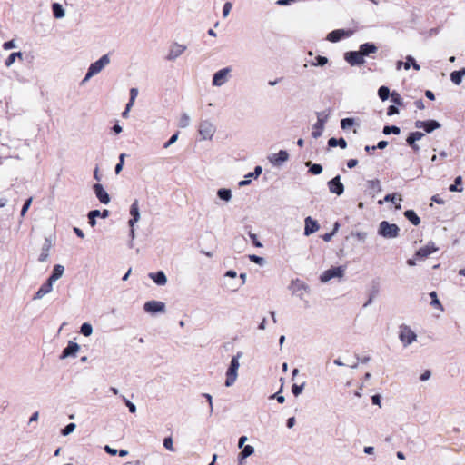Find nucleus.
Instances as JSON below:
<instances>
[{"label":"nucleus","mask_w":465,"mask_h":465,"mask_svg":"<svg viewBox=\"0 0 465 465\" xmlns=\"http://www.w3.org/2000/svg\"><path fill=\"white\" fill-rule=\"evenodd\" d=\"M344 275V269L341 266L331 268L329 270L324 271L320 276V280L322 282H327L333 278H342Z\"/></svg>","instance_id":"nucleus-8"},{"label":"nucleus","mask_w":465,"mask_h":465,"mask_svg":"<svg viewBox=\"0 0 465 465\" xmlns=\"http://www.w3.org/2000/svg\"><path fill=\"white\" fill-rule=\"evenodd\" d=\"M409 62H411V66L415 70L419 71L420 69V66L416 63L415 59L412 56L409 55V56L406 57V62L404 63V69L405 70H409L410 69Z\"/></svg>","instance_id":"nucleus-42"},{"label":"nucleus","mask_w":465,"mask_h":465,"mask_svg":"<svg viewBox=\"0 0 465 465\" xmlns=\"http://www.w3.org/2000/svg\"><path fill=\"white\" fill-rule=\"evenodd\" d=\"M186 49V45L174 42L170 45L168 54L165 58L167 61L173 62L178 57H180Z\"/></svg>","instance_id":"nucleus-7"},{"label":"nucleus","mask_w":465,"mask_h":465,"mask_svg":"<svg viewBox=\"0 0 465 465\" xmlns=\"http://www.w3.org/2000/svg\"><path fill=\"white\" fill-rule=\"evenodd\" d=\"M3 47L5 50H10L16 47V44L14 40L4 43Z\"/></svg>","instance_id":"nucleus-58"},{"label":"nucleus","mask_w":465,"mask_h":465,"mask_svg":"<svg viewBox=\"0 0 465 465\" xmlns=\"http://www.w3.org/2000/svg\"><path fill=\"white\" fill-rule=\"evenodd\" d=\"M462 183V178L461 176H458L456 177L455 181H454V184H451L450 187H449V190L450 192H462L463 188L462 187H459V185H460Z\"/></svg>","instance_id":"nucleus-41"},{"label":"nucleus","mask_w":465,"mask_h":465,"mask_svg":"<svg viewBox=\"0 0 465 465\" xmlns=\"http://www.w3.org/2000/svg\"><path fill=\"white\" fill-rule=\"evenodd\" d=\"M404 216L414 225H419L420 223L419 216L413 210H407Z\"/></svg>","instance_id":"nucleus-33"},{"label":"nucleus","mask_w":465,"mask_h":465,"mask_svg":"<svg viewBox=\"0 0 465 465\" xmlns=\"http://www.w3.org/2000/svg\"><path fill=\"white\" fill-rule=\"evenodd\" d=\"M440 124L436 120H428V121H416L415 127L422 128L428 134L433 132L436 129L440 128Z\"/></svg>","instance_id":"nucleus-13"},{"label":"nucleus","mask_w":465,"mask_h":465,"mask_svg":"<svg viewBox=\"0 0 465 465\" xmlns=\"http://www.w3.org/2000/svg\"><path fill=\"white\" fill-rule=\"evenodd\" d=\"M130 214L132 218L140 219V212L138 206V201L135 200L130 207Z\"/></svg>","instance_id":"nucleus-38"},{"label":"nucleus","mask_w":465,"mask_h":465,"mask_svg":"<svg viewBox=\"0 0 465 465\" xmlns=\"http://www.w3.org/2000/svg\"><path fill=\"white\" fill-rule=\"evenodd\" d=\"M53 284L50 280L47 279V281L39 288V290L35 292L34 299L35 300H40L45 295L50 293L53 290Z\"/></svg>","instance_id":"nucleus-21"},{"label":"nucleus","mask_w":465,"mask_h":465,"mask_svg":"<svg viewBox=\"0 0 465 465\" xmlns=\"http://www.w3.org/2000/svg\"><path fill=\"white\" fill-rule=\"evenodd\" d=\"M101 215V212L99 210L90 211L88 213L89 224L94 227L96 224V217Z\"/></svg>","instance_id":"nucleus-37"},{"label":"nucleus","mask_w":465,"mask_h":465,"mask_svg":"<svg viewBox=\"0 0 465 465\" xmlns=\"http://www.w3.org/2000/svg\"><path fill=\"white\" fill-rule=\"evenodd\" d=\"M80 346L78 343L70 341L66 346V348L64 349L60 359H66L68 357H75L76 353L79 351Z\"/></svg>","instance_id":"nucleus-17"},{"label":"nucleus","mask_w":465,"mask_h":465,"mask_svg":"<svg viewBox=\"0 0 465 465\" xmlns=\"http://www.w3.org/2000/svg\"><path fill=\"white\" fill-rule=\"evenodd\" d=\"M254 452V448L251 445H246L243 447V450L239 453L238 459L239 461H242L247 457L251 456Z\"/></svg>","instance_id":"nucleus-31"},{"label":"nucleus","mask_w":465,"mask_h":465,"mask_svg":"<svg viewBox=\"0 0 465 465\" xmlns=\"http://www.w3.org/2000/svg\"><path fill=\"white\" fill-rule=\"evenodd\" d=\"M382 132L386 135L391 134H399L401 133V129L395 125L384 126Z\"/></svg>","instance_id":"nucleus-43"},{"label":"nucleus","mask_w":465,"mask_h":465,"mask_svg":"<svg viewBox=\"0 0 465 465\" xmlns=\"http://www.w3.org/2000/svg\"><path fill=\"white\" fill-rule=\"evenodd\" d=\"M391 101L395 104L402 105V104H403L402 98L401 97V95L398 93L392 92L391 94Z\"/></svg>","instance_id":"nucleus-51"},{"label":"nucleus","mask_w":465,"mask_h":465,"mask_svg":"<svg viewBox=\"0 0 465 465\" xmlns=\"http://www.w3.org/2000/svg\"><path fill=\"white\" fill-rule=\"evenodd\" d=\"M217 196L220 200L227 203L232 200V193L231 189L221 188L217 191Z\"/></svg>","instance_id":"nucleus-28"},{"label":"nucleus","mask_w":465,"mask_h":465,"mask_svg":"<svg viewBox=\"0 0 465 465\" xmlns=\"http://www.w3.org/2000/svg\"><path fill=\"white\" fill-rule=\"evenodd\" d=\"M242 352H238L231 360L230 366L226 371L225 386L231 387L234 384L238 377V370L240 367L239 360L242 357Z\"/></svg>","instance_id":"nucleus-2"},{"label":"nucleus","mask_w":465,"mask_h":465,"mask_svg":"<svg viewBox=\"0 0 465 465\" xmlns=\"http://www.w3.org/2000/svg\"><path fill=\"white\" fill-rule=\"evenodd\" d=\"M423 136L424 134L421 132H412L407 137L406 142L414 151L418 152L420 147L416 144V141L420 140Z\"/></svg>","instance_id":"nucleus-22"},{"label":"nucleus","mask_w":465,"mask_h":465,"mask_svg":"<svg viewBox=\"0 0 465 465\" xmlns=\"http://www.w3.org/2000/svg\"><path fill=\"white\" fill-rule=\"evenodd\" d=\"M163 447L170 450V451H174V448H173V439L172 437H166L163 439Z\"/></svg>","instance_id":"nucleus-48"},{"label":"nucleus","mask_w":465,"mask_h":465,"mask_svg":"<svg viewBox=\"0 0 465 465\" xmlns=\"http://www.w3.org/2000/svg\"><path fill=\"white\" fill-rule=\"evenodd\" d=\"M249 259H250V261L255 262L256 264H259V265L264 264V259L262 257L257 256L255 254L249 255Z\"/></svg>","instance_id":"nucleus-54"},{"label":"nucleus","mask_w":465,"mask_h":465,"mask_svg":"<svg viewBox=\"0 0 465 465\" xmlns=\"http://www.w3.org/2000/svg\"><path fill=\"white\" fill-rule=\"evenodd\" d=\"M262 172V168L259 165L256 166L254 168L253 172L249 173L248 174L245 175L244 180H242L239 182V183H238L239 186L244 187V186L250 184L252 178L257 179L261 175Z\"/></svg>","instance_id":"nucleus-23"},{"label":"nucleus","mask_w":465,"mask_h":465,"mask_svg":"<svg viewBox=\"0 0 465 465\" xmlns=\"http://www.w3.org/2000/svg\"><path fill=\"white\" fill-rule=\"evenodd\" d=\"M399 339L404 347H408L417 341V335L410 326L401 324L399 327Z\"/></svg>","instance_id":"nucleus-4"},{"label":"nucleus","mask_w":465,"mask_h":465,"mask_svg":"<svg viewBox=\"0 0 465 465\" xmlns=\"http://www.w3.org/2000/svg\"><path fill=\"white\" fill-rule=\"evenodd\" d=\"M399 114V110H398V108L395 105H390L388 107L387 114L389 116H391V115H394V114Z\"/></svg>","instance_id":"nucleus-60"},{"label":"nucleus","mask_w":465,"mask_h":465,"mask_svg":"<svg viewBox=\"0 0 465 465\" xmlns=\"http://www.w3.org/2000/svg\"><path fill=\"white\" fill-rule=\"evenodd\" d=\"M138 95V89L137 88H131L130 89V99L135 101L136 97Z\"/></svg>","instance_id":"nucleus-62"},{"label":"nucleus","mask_w":465,"mask_h":465,"mask_svg":"<svg viewBox=\"0 0 465 465\" xmlns=\"http://www.w3.org/2000/svg\"><path fill=\"white\" fill-rule=\"evenodd\" d=\"M64 272V267L60 264L54 265L51 276L48 278L52 282H55L58 279H60Z\"/></svg>","instance_id":"nucleus-27"},{"label":"nucleus","mask_w":465,"mask_h":465,"mask_svg":"<svg viewBox=\"0 0 465 465\" xmlns=\"http://www.w3.org/2000/svg\"><path fill=\"white\" fill-rule=\"evenodd\" d=\"M290 288L292 293L301 300L310 292L309 286L298 279L292 282Z\"/></svg>","instance_id":"nucleus-9"},{"label":"nucleus","mask_w":465,"mask_h":465,"mask_svg":"<svg viewBox=\"0 0 465 465\" xmlns=\"http://www.w3.org/2000/svg\"><path fill=\"white\" fill-rule=\"evenodd\" d=\"M328 188L331 193L341 195L344 192V185L341 182V176L337 175L328 182Z\"/></svg>","instance_id":"nucleus-14"},{"label":"nucleus","mask_w":465,"mask_h":465,"mask_svg":"<svg viewBox=\"0 0 465 465\" xmlns=\"http://www.w3.org/2000/svg\"><path fill=\"white\" fill-rule=\"evenodd\" d=\"M104 450L110 454V455H116L117 454V450L115 449H113L111 448L110 446L106 445L104 447Z\"/></svg>","instance_id":"nucleus-64"},{"label":"nucleus","mask_w":465,"mask_h":465,"mask_svg":"<svg viewBox=\"0 0 465 465\" xmlns=\"http://www.w3.org/2000/svg\"><path fill=\"white\" fill-rule=\"evenodd\" d=\"M437 251H438V248L434 245V243L429 242L427 245L420 248L416 252L415 255L419 258H427L428 256H430V254H432L433 252H435Z\"/></svg>","instance_id":"nucleus-20"},{"label":"nucleus","mask_w":465,"mask_h":465,"mask_svg":"<svg viewBox=\"0 0 465 465\" xmlns=\"http://www.w3.org/2000/svg\"><path fill=\"white\" fill-rule=\"evenodd\" d=\"M123 401H124L125 405L128 407L129 411L131 413L136 412V406L131 402L128 399L125 398V396H122Z\"/></svg>","instance_id":"nucleus-52"},{"label":"nucleus","mask_w":465,"mask_h":465,"mask_svg":"<svg viewBox=\"0 0 465 465\" xmlns=\"http://www.w3.org/2000/svg\"><path fill=\"white\" fill-rule=\"evenodd\" d=\"M94 191L96 195V197L99 199V201L104 203L107 204L110 202V197L107 192L104 189L103 185L100 183H96L94 185Z\"/></svg>","instance_id":"nucleus-19"},{"label":"nucleus","mask_w":465,"mask_h":465,"mask_svg":"<svg viewBox=\"0 0 465 465\" xmlns=\"http://www.w3.org/2000/svg\"><path fill=\"white\" fill-rule=\"evenodd\" d=\"M306 165H310V172L312 173V174H320L322 173V166L319 163H313V164H311V163H307Z\"/></svg>","instance_id":"nucleus-44"},{"label":"nucleus","mask_w":465,"mask_h":465,"mask_svg":"<svg viewBox=\"0 0 465 465\" xmlns=\"http://www.w3.org/2000/svg\"><path fill=\"white\" fill-rule=\"evenodd\" d=\"M289 159V153L285 150H281L277 153H272L268 160L274 166H280Z\"/></svg>","instance_id":"nucleus-12"},{"label":"nucleus","mask_w":465,"mask_h":465,"mask_svg":"<svg viewBox=\"0 0 465 465\" xmlns=\"http://www.w3.org/2000/svg\"><path fill=\"white\" fill-rule=\"evenodd\" d=\"M198 132L202 140H212L216 132V127L212 121L205 119L199 123Z\"/></svg>","instance_id":"nucleus-5"},{"label":"nucleus","mask_w":465,"mask_h":465,"mask_svg":"<svg viewBox=\"0 0 465 465\" xmlns=\"http://www.w3.org/2000/svg\"><path fill=\"white\" fill-rule=\"evenodd\" d=\"M450 80L456 85H460L462 82V77L460 75V74L457 71H453L450 74Z\"/></svg>","instance_id":"nucleus-49"},{"label":"nucleus","mask_w":465,"mask_h":465,"mask_svg":"<svg viewBox=\"0 0 465 465\" xmlns=\"http://www.w3.org/2000/svg\"><path fill=\"white\" fill-rule=\"evenodd\" d=\"M367 183H368V188L373 193H380L382 190L381 182L378 179L370 180V181H368Z\"/></svg>","instance_id":"nucleus-34"},{"label":"nucleus","mask_w":465,"mask_h":465,"mask_svg":"<svg viewBox=\"0 0 465 465\" xmlns=\"http://www.w3.org/2000/svg\"><path fill=\"white\" fill-rule=\"evenodd\" d=\"M52 10L54 13V16L57 19L63 18L65 15L64 9L63 6L58 3H54L52 5Z\"/></svg>","instance_id":"nucleus-30"},{"label":"nucleus","mask_w":465,"mask_h":465,"mask_svg":"<svg viewBox=\"0 0 465 465\" xmlns=\"http://www.w3.org/2000/svg\"><path fill=\"white\" fill-rule=\"evenodd\" d=\"M143 309L148 313L164 312L165 304L163 302L152 300L146 302L143 305Z\"/></svg>","instance_id":"nucleus-11"},{"label":"nucleus","mask_w":465,"mask_h":465,"mask_svg":"<svg viewBox=\"0 0 465 465\" xmlns=\"http://www.w3.org/2000/svg\"><path fill=\"white\" fill-rule=\"evenodd\" d=\"M391 94L390 89L387 86H381L378 90V95L382 101L387 100Z\"/></svg>","instance_id":"nucleus-39"},{"label":"nucleus","mask_w":465,"mask_h":465,"mask_svg":"<svg viewBox=\"0 0 465 465\" xmlns=\"http://www.w3.org/2000/svg\"><path fill=\"white\" fill-rule=\"evenodd\" d=\"M357 164H358V161L356 159H350L347 162V166L350 169L354 168Z\"/></svg>","instance_id":"nucleus-63"},{"label":"nucleus","mask_w":465,"mask_h":465,"mask_svg":"<svg viewBox=\"0 0 465 465\" xmlns=\"http://www.w3.org/2000/svg\"><path fill=\"white\" fill-rule=\"evenodd\" d=\"M328 63V58L325 56L318 55L315 61L312 63V66H324Z\"/></svg>","instance_id":"nucleus-45"},{"label":"nucleus","mask_w":465,"mask_h":465,"mask_svg":"<svg viewBox=\"0 0 465 465\" xmlns=\"http://www.w3.org/2000/svg\"><path fill=\"white\" fill-rule=\"evenodd\" d=\"M232 68L228 66L214 73L212 80L213 86L221 87L225 84L229 80Z\"/></svg>","instance_id":"nucleus-6"},{"label":"nucleus","mask_w":465,"mask_h":465,"mask_svg":"<svg viewBox=\"0 0 465 465\" xmlns=\"http://www.w3.org/2000/svg\"><path fill=\"white\" fill-rule=\"evenodd\" d=\"M178 139V133L173 134L171 138L163 144V148H168L172 144H173Z\"/></svg>","instance_id":"nucleus-57"},{"label":"nucleus","mask_w":465,"mask_h":465,"mask_svg":"<svg viewBox=\"0 0 465 465\" xmlns=\"http://www.w3.org/2000/svg\"><path fill=\"white\" fill-rule=\"evenodd\" d=\"M52 240L48 237L45 238V242L41 249V253L39 255L38 261L41 262H45L49 257V251L52 248Z\"/></svg>","instance_id":"nucleus-24"},{"label":"nucleus","mask_w":465,"mask_h":465,"mask_svg":"<svg viewBox=\"0 0 465 465\" xmlns=\"http://www.w3.org/2000/svg\"><path fill=\"white\" fill-rule=\"evenodd\" d=\"M16 58L23 59V53L15 52L12 53L5 60V66L10 67L15 61Z\"/></svg>","instance_id":"nucleus-35"},{"label":"nucleus","mask_w":465,"mask_h":465,"mask_svg":"<svg viewBox=\"0 0 465 465\" xmlns=\"http://www.w3.org/2000/svg\"><path fill=\"white\" fill-rule=\"evenodd\" d=\"M324 128V119L318 116L317 122L313 124L312 135L317 139L322 136Z\"/></svg>","instance_id":"nucleus-26"},{"label":"nucleus","mask_w":465,"mask_h":465,"mask_svg":"<svg viewBox=\"0 0 465 465\" xmlns=\"http://www.w3.org/2000/svg\"><path fill=\"white\" fill-rule=\"evenodd\" d=\"M152 279L157 285L163 286L167 283V277L163 271L149 273Z\"/></svg>","instance_id":"nucleus-25"},{"label":"nucleus","mask_w":465,"mask_h":465,"mask_svg":"<svg viewBox=\"0 0 465 465\" xmlns=\"http://www.w3.org/2000/svg\"><path fill=\"white\" fill-rule=\"evenodd\" d=\"M32 198H28L25 203H24L23 207H22V210H21V216H25V214L26 213V212L28 211L31 203H32Z\"/></svg>","instance_id":"nucleus-56"},{"label":"nucleus","mask_w":465,"mask_h":465,"mask_svg":"<svg viewBox=\"0 0 465 465\" xmlns=\"http://www.w3.org/2000/svg\"><path fill=\"white\" fill-rule=\"evenodd\" d=\"M354 124V119L353 118H343L341 121V127L342 129H348L349 127L352 126Z\"/></svg>","instance_id":"nucleus-50"},{"label":"nucleus","mask_w":465,"mask_h":465,"mask_svg":"<svg viewBox=\"0 0 465 465\" xmlns=\"http://www.w3.org/2000/svg\"><path fill=\"white\" fill-rule=\"evenodd\" d=\"M397 201L401 202V196H398L396 193H392V194H387L383 200H380L379 201V204H382L383 202H391L392 203L395 204V208L400 210L401 209V206L400 203H397Z\"/></svg>","instance_id":"nucleus-29"},{"label":"nucleus","mask_w":465,"mask_h":465,"mask_svg":"<svg viewBox=\"0 0 465 465\" xmlns=\"http://www.w3.org/2000/svg\"><path fill=\"white\" fill-rule=\"evenodd\" d=\"M232 8V5L230 2H226L223 8V17H227Z\"/></svg>","instance_id":"nucleus-55"},{"label":"nucleus","mask_w":465,"mask_h":465,"mask_svg":"<svg viewBox=\"0 0 465 465\" xmlns=\"http://www.w3.org/2000/svg\"><path fill=\"white\" fill-rule=\"evenodd\" d=\"M400 228L395 223L382 221L379 224L378 233L386 239H394L399 236Z\"/></svg>","instance_id":"nucleus-3"},{"label":"nucleus","mask_w":465,"mask_h":465,"mask_svg":"<svg viewBox=\"0 0 465 465\" xmlns=\"http://www.w3.org/2000/svg\"><path fill=\"white\" fill-rule=\"evenodd\" d=\"M305 227H304V235L309 236L315 232H317L320 228L316 220H313L312 217L308 216L304 220Z\"/></svg>","instance_id":"nucleus-18"},{"label":"nucleus","mask_w":465,"mask_h":465,"mask_svg":"<svg viewBox=\"0 0 465 465\" xmlns=\"http://www.w3.org/2000/svg\"><path fill=\"white\" fill-rule=\"evenodd\" d=\"M190 123H191L190 115L186 113L182 114L180 116V119H179V123H178L179 127L186 128L189 126Z\"/></svg>","instance_id":"nucleus-36"},{"label":"nucleus","mask_w":465,"mask_h":465,"mask_svg":"<svg viewBox=\"0 0 465 465\" xmlns=\"http://www.w3.org/2000/svg\"><path fill=\"white\" fill-rule=\"evenodd\" d=\"M76 425L74 423L67 424L62 430L61 434L63 436H67L74 431Z\"/></svg>","instance_id":"nucleus-47"},{"label":"nucleus","mask_w":465,"mask_h":465,"mask_svg":"<svg viewBox=\"0 0 465 465\" xmlns=\"http://www.w3.org/2000/svg\"><path fill=\"white\" fill-rule=\"evenodd\" d=\"M304 383H302V385L293 384L292 386V392L293 393L294 396H299L302 393Z\"/></svg>","instance_id":"nucleus-53"},{"label":"nucleus","mask_w":465,"mask_h":465,"mask_svg":"<svg viewBox=\"0 0 465 465\" xmlns=\"http://www.w3.org/2000/svg\"><path fill=\"white\" fill-rule=\"evenodd\" d=\"M249 236L250 238L252 240V242L253 244L256 246V247H262V244L261 243V242L257 239V235L255 233H252V232H249Z\"/></svg>","instance_id":"nucleus-59"},{"label":"nucleus","mask_w":465,"mask_h":465,"mask_svg":"<svg viewBox=\"0 0 465 465\" xmlns=\"http://www.w3.org/2000/svg\"><path fill=\"white\" fill-rule=\"evenodd\" d=\"M80 332L85 336V337H89L92 335L93 333V327L90 323H87V322H84L82 324L81 326V330H80Z\"/></svg>","instance_id":"nucleus-40"},{"label":"nucleus","mask_w":465,"mask_h":465,"mask_svg":"<svg viewBox=\"0 0 465 465\" xmlns=\"http://www.w3.org/2000/svg\"><path fill=\"white\" fill-rule=\"evenodd\" d=\"M352 35V31L344 30V29H337L333 30L327 35L326 39L330 42L336 43L340 41L343 37H349Z\"/></svg>","instance_id":"nucleus-15"},{"label":"nucleus","mask_w":465,"mask_h":465,"mask_svg":"<svg viewBox=\"0 0 465 465\" xmlns=\"http://www.w3.org/2000/svg\"><path fill=\"white\" fill-rule=\"evenodd\" d=\"M351 235L354 236L360 242H364L368 238L367 232H352Z\"/></svg>","instance_id":"nucleus-46"},{"label":"nucleus","mask_w":465,"mask_h":465,"mask_svg":"<svg viewBox=\"0 0 465 465\" xmlns=\"http://www.w3.org/2000/svg\"><path fill=\"white\" fill-rule=\"evenodd\" d=\"M110 62L111 60L109 54H104L97 61L91 64L84 78L82 80L81 84H84L93 76L101 73L104 69V67L110 64Z\"/></svg>","instance_id":"nucleus-1"},{"label":"nucleus","mask_w":465,"mask_h":465,"mask_svg":"<svg viewBox=\"0 0 465 465\" xmlns=\"http://www.w3.org/2000/svg\"><path fill=\"white\" fill-rule=\"evenodd\" d=\"M430 371H425L420 376V380L421 381H428L430 378Z\"/></svg>","instance_id":"nucleus-61"},{"label":"nucleus","mask_w":465,"mask_h":465,"mask_svg":"<svg viewBox=\"0 0 465 465\" xmlns=\"http://www.w3.org/2000/svg\"><path fill=\"white\" fill-rule=\"evenodd\" d=\"M328 145L330 147H335L339 145L341 149H345L347 147V142L344 138L336 139L332 137L329 139Z\"/></svg>","instance_id":"nucleus-32"},{"label":"nucleus","mask_w":465,"mask_h":465,"mask_svg":"<svg viewBox=\"0 0 465 465\" xmlns=\"http://www.w3.org/2000/svg\"><path fill=\"white\" fill-rule=\"evenodd\" d=\"M344 59L351 66H360L365 63V59L361 57L359 51H350L345 53Z\"/></svg>","instance_id":"nucleus-10"},{"label":"nucleus","mask_w":465,"mask_h":465,"mask_svg":"<svg viewBox=\"0 0 465 465\" xmlns=\"http://www.w3.org/2000/svg\"><path fill=\"white\" fill-rule=\"evenodd\" d=\"M363 59L372 57V54L378 52V46L373 43H364L360 45L358 50Z\"/></svg>","instance_id":"nucleus-16"}]
</instances>
